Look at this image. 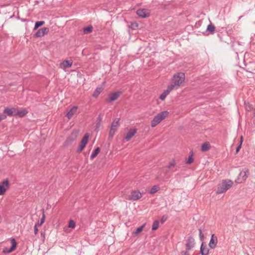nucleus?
<instances>
[{
    "mask_svg": "<svg viewBox=\"0 0 255 255\" xmlns=\"http://www.w3.org/2000/svg\"><path fill=\"white\" fill-rule=\"evenodd\" d=\"M41 237L42 238L43 240L44 241L45 239V232H41Z\"/></svg>",
    "mask_w": 255,
    "mask_h": 255,
    "instance_id": "nucleus-46",
    "label": "nucleus"
},
{
    "mask_svg": "<svg viewBox=\"0 0 255 255\" xmlns=\"http://www.w3.org/2000/svg\"><path fill=\"white\" fill-rule=\"evenodd\" d=\"M159 187L158 185L153 186L150 190V194H154L159 190Z\"/></svg>",
    "mask_w": 255,
    "mask_h": 255,
    "instance_id": "nucleus-32",
    "label": "nucleus"
},
{
    "mask_svg": "<svg viewBox=\"0 0 255 255\" xmlns=\"http://www.w3.org/2000/svg\"><path fill=\"white\" fill-rule=\"evenodd\" d=\"M204 243L202 242L201 247H200V254L201 255H208L209 253V250L206 247V246H204Z\"/></svg>",
    "mask_w": 255,
    "mask_h": 255,
    "instance_id": "nucleus-17",
    "label": "nucleus"
},
{
    "mask_svg": "<svg viewBox=\"0 0 255 255\" xmlns=\"http://www.w3.org/2000/svg\"><path fill=\"white\" fill-rule=\"evenodd\" d=\"M168 112L167 111H163L159 113L155 116L159 120V121L161 122V121L164 120L168 116Z\"/></svg>",
    "mask_w": 255,
    "mask_h": 255,
    "instance_id": "nucleus-20",
    "label": "nucleus"
},
{
    "mask_svg": "<svg viewBox=\"0 0 255 255\" xmlns=\"http://www.w3.org/2000/svg\"><path fill=\"white\" fill-rule=\"evenodd\" d=\"M38 228H37V225H35L34 227V234L36 235L37 234V233H38Z\"/></svg>",
    "mask_w": 255,
    "mask_h": 255,
    "instance_id": "nucleus-44",
    "label": "nucleus"
},
{
    "mask_svg": "<svg viewBox=\"0 0 255 255\" xmlns=\"http://www.w3.org/2000/svg\"><path fill=\"white\" fill-rule=\"evenodd\" d=\"M254 115H255V112H254Z\"/></svg>",
    "mask_w": 255,
    "mask_h": 255,
    "instance_id": "nucleus-50",
    "label": "nucleus"
},
{
    "mask_svg": "<svg viewBox=\"0 0 255 255\" xmlns=\"http://www.w3.org/2000/svg\"><path fill=\"white\" fill-rule=\"evenodd\" d=\"M6 118V115L4 114H0V122Z\"/></svg>",
    "mask_w": 255,
    "mask_h": 255,
    "instance_id": "nucleus-43",
    "label": "nucleus"
},
{
    "mask_svg": "<svg viewBox=\"0 0 255 255\" xmlns=\"http://www.w3.org/2000/svg\"><path fill=\"white\" fill-rule=\"evenodd\" d=\"M249 175V171L248 169L245 168L241 171L235 182L237 183H241L244 182L248 178Z\"/></svg>",
    "mask_w": 255,
    "mask_h": 255,
    "instance_id": "nucleus-3",
    "label": "nucleus"
},
{
    "mask_svg": "<svg viewBox=\"0 0 255 255\" xmlns=\"http://www.w3.org/2000/svg\"><path fill=\"white\" fill-rule=\"evenodd\" d=\"M103 88L102 87H97L93 94V97L97 98L100 93L102 92Z\"/></svg>",
    "mask_w": 255,
    "mask_h": 255,
    "instance_id": "nucleus-25",
    "label": "nucleus"
},
{
    "mask_svg": "<svg viewBox=\"0 0 255 255\" xmlns=\"http://www.w3.org/2000/svg\"><path fill=\"white\" fill-rule=\"evenodd\" d=\"M168 219V217L166 215H163L162 216L160 222L161 224H163Z\"/></svg>",
    "mask_w": 255,
    "mask_h": 255,
    "instance_id": "nucleus-42",
    "label": "nucleus"
},
{
    "mask_svg": "<svg viewBox=\"0 0 255 255\" xmlns=\"http://www.w3.org/2000/svg\"><path fill=\"white\" fill-rule=\"evenodd\" d=\"M100 152V148L99 147H97L96 148L94 151L92 152V154L91 155L90 158L91 159L93 160L94 159L97 155Z\"/></svg>",
    "mask_w": 255,
    "mask_h": 255,
    "instance_id": "nucleus-24",
    "label": "nucleus"
},
{
    "mask_svg": "<svg viewBox=\"0 0 255 255\" xmlns=\"http://www.w3.org/2000/svg\"><path fill=\"white\" fill-rule=\"evenodd\" d=\"M211 147V146L208 142H205L201 146V151L203 152H206L208 151Z\"/></svg>",
    "mask_w": 255,
    "mask_h": 255,
    "instance_id": "nucleus-22",
    "label": "nucleus"
},
{
    "mask_svg": "<svg viewBox=\"0 0 255 255\" xmlns=\"http://www.w3.org/2000/svg\"><path fill=\"white\" fill-rule=\"evenodd\" d=\"M160 123L159 120L155 116L151 122V126L153 128L157 126L159 123Z\"/></svg>",
    "mask_w": 255,
    "mask_h": 255,
    "instance_id": "nucleus-26",
    "label": "nucleus"
},
{
    "mask_svg": "<svg viewBox=\"0 0 255 255\" xmlns=\"http://www.w3.org/2000/svg\"><path fill=\"white\" fill-rule=\"evenodd\" d=\"M117 130V129L111 127L110 131H109V139L113 138V137Z\"/></svg>",
    "mask_w": 255,
    "mask_h": 255,
    "instance_id": "nucleus-28",
    "label": "nucleus"
},
{
    "mask_svg": "<svg viewBox=\"0 0 255 255\" xmlns=\"http://www.w3.org/2000/svg\"><path fill=\"white\" fill-rule=\"evenodd\" d=\"M98 122H100L101 123V122L102 121V117H101V115H99V116L98 117Z\"/></svg>",
    "mask_w": 255,
    "mask_h": 255,
    "instance_id": "nucleus-48",
    "label": "nucleus"
},
{
    "mask_svg": "<svg viewBox=\"0 0 255 255\" xmlns=\"http://www.w3.org/2000/svg\"><path fill=\"white\" fill-rule=\"evenodd\" d=\"M136 128H130L129 130L127 132L125 139L126 141L129 140L131 137L136 133Z\"/></svg>",
    "mask_w": 255,
    "mask_h": 255,
    "instance_id": "nucleus-14",
    "label": "nucleus"
},
{
    "mask_svg": "<svg viewBox=\"0 0 255 255\" xmlns=\"http://www.w3.org/2000/svg\"><path fill=\"white\" fill-rule=\"evenodd\" d=\"M199 232L200 240V241H203L204 240V236L202 233V230L201 228L199 229Z\"/></svg>",
    "mask_w": 255,
    "mask_h": 255,
    "instance_id": "nucleus-41",
    "label": "nucleus"
},
{
    "mask_svg": "<svg viewBox=\"0 0 255 255\" xmlns=\"http://www.w3.org/2000/svg\"><path fill=\"white\" fill-rule=\"evenodd\" d=\"M218 239L217 237L215 236L214 234H212L210 241L209 243V246L211 249H215L217 246Z\"/></svg>",
    "mask_w": 255,
    "mask_h": 255,
    "instance_id": "nucleus-13",
    "label": "nucleus"
},
{
    "mask_svg": "<svg viewBox=\"0 0 255 255\" xmlns=\"http://www.w3.org/2000/svg\"><path fill=\"white\" fill-rule=\"evenodd\" d=\"M75 227V223L73 220H70L68 224V227L71 228H74Z\"/></svg>",
    "mask_w": 255,
    "mask_h": 255,
    "instance_id": "nucleus-40",
    "label": "nucleus"
},
{
    "mask_svg": "<svg viewBox=\"0 0 255 255\" xmlns=\"http://www.w3.org/2000/svg\"><path fill=\"white\" fill-rule=\"evenodd\" d=\"M243 136H242L240 138V143L238 145V146L236 147V153H237L239 152V151H240V149L242 147V143H243Z\"/></svg>",
    "mask_w": 255,
    "mask_h": 255,
    "instance_id": "nucleus-34",
    "label": "nucleus"
},
{
    "mask_svg": "<svg viewBox=\"0 0 255 255\" xmlns=\"http://www.w3.org/2000/svg\"><path fill=\"white\" fill-rule=\"evenodd\" d=\"M215 26L212 23H210V24L207 26L206 31L205 32L208 33V34H213L215 33Z\"/></svg>",
    "mask_w": 255,
    "mask_h": 255,
    "instance_id": "nucleus-19",
    "label": "nucleus"
},
{
    "mask_svg": "<svg viewBox=\"0 0 255 255\" xmlns=\"http://www.w3.org/2000/svg\"><path fill=\"white\" fill-rule=\"evenodd\" d=\"M246 104V110L250 112V111H251L252 110H254V107L255 106L249 103H248L247 104L245 103Z\"/></svg>",
    "mask_w": 255,
    "mask_h": 255,
    "instance_id": "nucleus-35",
    "label": "nucleus"
},
{
    "mask_svg": "<svg viewBox=\"0 0 255 255\" xmlns=\"http://www.w3.org/2000/svg\"><path fill=\"white\" fill-rule=\"evenodd\" d=\"M194 239L191 236L189 237L186 244V251L189 252V251L191 250L194 247Z\"/></svg>",
    "mask_w": 255,
    "mask_h": 255,
    "instance_id": "nucleus-11",
    "label": "nucleus"
},
{
    "mask_svg": "<svg viewBox=\"0 0 255 255\" xmlns=\"http://www.w3.org/2000/svg\"><path fill=\"white\" fill-rule=\"evenodd\" d=\"M10 242L11 244V246L9 248H4L2 250L3 254H7L10 253L12 252L13 251H14L16 249L17 244V242L16 241V240L14 238H12Z\"/></svg>",
    "mask_w": 255,
    "mask_h": 255,
    "instance_id": "nucleus-5",
    "label": "nucleus"
},
{
    "mask_svg": "<svg viewBox=\"0 0 255 255\" xmlns=\"http://www.w3.org/2000/svg\"><path fill=\"white\" fill-rule=\"evenodd\" d=\"M79 130L77 129H74L72 132L71 134L67 137V139L65 141L67 144H70L75 141L78 135Z\"/></svg>",
    "mask_w": 255,
    "mask_h": 255,
    "instance_id": "nucleus-7",
    "label": "nucleus"
},
{
    "mask_svg": "<svg viewBox=\"0 0 255 255\" xmlns=\"http://www.w3.org/2000/svg\"><path fill=\"white\" fill-rule=\"evenodd\" d=\"M16 109L14 108H5L2 114L6 115L9 116H15Z\"/></svg>",
    "mask_w": 255,
    "mask_h": 255,
    "instance_id": "nucleus-16",
    "label": "nucleus"
},
{
    "mask_svg": "<svg viewBox=\"0 0 255 255\" xmlns=\"http://www.w3.org/2000/svg\"><path fill=\"white\" fill-rule=\"evenodd\" d=\"M181 254V255H190V254L188 251H182Z\"/></svg>",
    "mask_w": 255,
    "mask_h": 255,
    "instance_id": "nucleus-45",
    "label": "nucleus"
},
{
    "mask_svg": "<svg viewBox=\"0 0 255 255\" xmlns=\"http://www.w3.org/2000/svg\"><path fill=\"white\" fill-rule=\"evenodd\" d=\"M121 93V92L117 91L112 94L109 96L108 99L107 100V102L109 103L116 101L120 96Z\"/></svg>",
    "mask_w": 255,
    "mask_h": 255,
    "instance_id": "nucleus-12",
    "label": "nucleus"
},
{
    "mask_svg": "<svg viewBox=\"0 0 255 255\" xmlns=\"http://www.w3.org/2000/svg\"><path fill=\"white\" fill-rule=\"evenodd\" d=\"M89 134L88 133H86L84 136L83 137L80 143L79 148L77 150V153H80L82 152V151L84 149L85 147L86 146V144L88 143V139H89Z\"/></svg>",
    "mask_w": 255,
    "mask_h": 255,
    "instance_id": "nucleus-4",
    "label": "nucleus"
},
{
    "mask_svg": "<svg viewBox=\"0 0 255 255\" xmlns=\"http://www.w3.org/2000/svg\"><path fill=\"white\" fill-rule=\"evenodd\" d=\"M159 222L158 220H155L152 226V230L155 231L157 230L159 227Z\"/></svg>",
    "mask_w": 255,
    "mask_h": 255,
    "instance_id": "nucleus-33",
    "label": "nucleus"
},
{
    "mask_svg": "<svg viewBox=\"0 0 255 255\" xmlns=\"http://www.w3.org/2000/svg\"><path fill=\"white\" fill-rule=\"evenodd\" d=\"M193 156V152H191V154L189 156L188 159L186 160V163L188 164H190L193 162V158L192 157Z\"/></svg>",
    "mask_w": 255,
    "mask_h": 255,
    "instance_id": "nucleus-36",
    "label": "nucleus"
},
{
    "mask_svg": "<svg viewBox=\"0 0 255 255\" xmlns=\"http://www.w3.org/2000/svg\"><path fill=\"white\" fill-rule=\"evenodd\" d=\"M176 164L175 161L174 159H173L172 161H171L169 164V165L167 166L168 169H170L172 167L175 166Z\"/></svg>",
    "mask_w": 255,
    "mask_h": 255,
    "instance_id": "nucleus-39",
    "label": "nucleus"
},
{
    "mask_svg": "<svg viewBox=\"0 0 255 255\" xmlns=\"http://www.w3.org/2000/svg\"><path fill=\"white\" fill-rule=\"evenodd\" d=\"M9 187V183L7 179H4L0 183V195H3Z\"/></svg>",
    "mask_w": 255,
    "mask_h": 255,
    "instance_id": "nucleus-6",
    "label": "nucleus"
},
{
    "mask_svg": "<svg viewBox=\"0 0 255 255\" xmlns=\"http://www.w3.org/2000/svg\"><path fill=\"white\" fill-rule=\"evenodd\" d=\"M78 107L77 106H73L69 111L68 112V113L66 114V117L68 118V119H70L72 116L74 115V114L75 113L77 110Z\"/></svg>",
    "mask_w": 255,
    "mask_h": 255,
    "instance_id": "nucleus-18",
    "label": "nucleus"
},
{
    "mask_svg": "<svg viewBox=\"0 0 255 255\" xmlns=\"http://www.w3.org/2000/svg\"><path fill=\"white\" fill-rule=\"evenodd\" d=\"M63 66L64 68H70L72 65V62L69 60H64L62 63Z\"/></svg>",
    "mask_w": 255,
    "mask_h": 255,
    "instance_id": "nucleus-31",
    "label": "nucleus"
},
{
    "mask_svg": "<svg viewBox=\"0 0 255 255\" xmlns=\"http://www.w3.org/2000/svg\"><path fill=\"white\" fill-rule=\"evenodd\" d=\"M138 26V24L136 22H131L129 25V27L132 29H136Z\"/></svg>",
    "mask_w": 255,
    "mask_h": 255,
    "instance_id": "nucleus-38",
    "label": "nucleus"
},
{
    "mask_svg": "<svg viewBox=\"0 0 255 255\" xmlns=\"http://www.w3.org/2000/svg\"><path fill=\"white\" fill-rule=\"evenodd\" d=\"M136 14L141 18H146L150 15V10L145 9H139L136 11Z\"/></svg>",
    "mask_w": 255,
    "mask_h": 255,
    "instance_id": "nucleus-9",
    "label": "nucleus"
},
{
    "mask_svg": "<svg viewBox=\"0 0 255 255\" xmlns=\"http://www.w3.org/2000/svg\"><path fill=\"white\" fill-rule=\"evenodd\" d=\"M27 111L25 109H23L20 111L16 110L15 116H19L20 117H23L25 116L27 114Z\"/></svg>",
    "mask_w": 255,
    "mask_h": 255,
    "instance_id": "nucleus-23",
    "label": "nucleus"
},
{
    "mask_svg": "<svg viewBox=\"0 0 255 255\" xmlns=\"http://www.w3.org/2000/svg\"><path fill=\"white\" fill-rule=\"evenodd\" d=\"M172 90H173L172 86H168L166 90H165L160 95L159 99L162 101L164 100Z\"/></svg>",
    "mask_w": 255,
    "mask_h": 255,
    "instance_id": "nucleus-15",
    "label": "nucleus"
},
{
    "mask_svg": "<svg viewBox=\"0 0 255 255\" xmlns=\"http://www.w3.org/2000/svg\"><path fill=\"white\" fill-rule=\"evenodd\" d=\"M45 23L44 21H37L35 22V25L33 28L34 30H36L38 27L42 26Z\"/></svg>",
    "mask_w": 255,
    "mask_h": 255,
    "instance_id": "nucleus-30",
    "label": "nucleus"
},
{
    "mask_svg": "<svg viewBox=\"0 0 255 255\" xmlns=\"http://www.w3.org/2000/svg\"><path fill=\"white\" fill-rule=\"evenodd\" d=\"M45 221V215L44 213H43V216L42 218L40 219V221H38L35 225H37V226H41L44 222Z\"/></svg>",
    "mask_w": 255,
    "mask_h": 255,
    "instance_id": "nucleus-37",
    "label": "nucleus"
},
{
    "mask_svg": "<svg viewBox=\"0 0 255 255\" xmlns=\"http://www.w3.org/2000/svg\"><path fill=\"white\" fill-rule=\"evenodd\" d=\"M93 26L91 25H90L86 27L83 28V33L84 34H89L92 32Z\"/></svg>",
    "mask_w": 255,
    "mask_h": 255,
    "instance_id": "nucleus-27",
    "label": "nucleus"
},
{
    "mask_svg": "<svg viewBox=\"0 0 255 255\" xmlns=\"http://www.w3.org/2000/svg\"><path fill=\"white\" fill-rule=\"evenodd\" d=\"M120 118L115 119L111 124V127L118 129V127L120 126Z\"/></svg>",
    "mask_w": 255,
    "mask_h": 255,
    "instance_id": "nucleus-21",
    "label": "nucleus"
},
{
    "mask_svg": "<svg viewBox=\"0 0 255 255\" xmlns=\"http://www.w3.org/2000/svg\"><path fill=\"white\" fill-rule=\"evenodd\" d=\"M142 194L138 190L132 191L129 196V199L136 201L142 197Z\"/></svg>",
    "mask_w": 255,
    "mask_h": 255,
    "instance_id": "nucleus-8",
    "label": "nucleus"
},
{
    "mask_svg": "<svg viewBox=\"0 0 255 255\" xmlns=\"http://www.w3.org/2000/svg\"><path fill=\"white\" fill-rule=\"evenodd\" d=\"M49 31V29L48 27H43L39 29L34 34L35 37H41L44 35L47 34Z\"/></svg>",
    "mask_w": 255,
    "mask_h": 255,
    "instance_id": "nucleus-10",
    "label": "nucleus"
},
{
    "mask_svg": "<svg viewBox=\"0 0 255 255\" xmlns=\"http://www.w3.org/2000/svg\"><path fill=\"white\" fill-rule=\"evenodd\" d=\"M22 21H25L26 20L25 19H21Z\"/></svg>",
    "mask_w": 255,
    "mask_h": 255,
    "instance_id": "nucleus-49",
    "label": "nucleus"
},
{
    "mask_svg": "<svg viewBox=\"0 0 255 255\" xmlns=\"http://www.w3.org/2000/svg\"><path fill=\"white\" fill-rule=\"evenodd\" d=\"M145 226V224L142 225V226L137 228L135 231L133 232V235L134 236H136L138 234H139Z\"/></svg>",
    "mask_w": 255,
    "mask_h": 255,
    "instance_id": "nucleus-29",
    "label": "nucleus"
},
{
    "mask_svg": "<svg viewBox=\"0 0 255 255\" xmlns=\"http://www.w3.org/2000/svg\"><path fill=\"white\" fill-rule=\"evenodd\" d=\"M233 184V182L229 179L223 180L221 183L219 184L216 191L217 194H222L226 192Z\"/></svg>",
    "mask_w": 255,
    "mask_h": 255,
    "instance_id": "nucleus-2",
    "label": "nucleus"
},
{
    "mask_svg": "<svg viewBox=\"0 0 255 255\" xmlns=\"http://www.w3.org/2000/svg\"><path fill=\"white\" fill-rule=\"evenodd\" d=\"M100 125H101V123L100 122H97L96 123V130H98V128H99L100 126Z\"/></svg>",
    "mask_w": 255,
    "mask_h": 255,
    "instance_id": "nucleus-47",
    "label": "nucleus"
},
{
    "mask_svg": "<svg viewBox=\"0 0 255 255\" xmlns=\"http://www.w3.org/2000/svg\"><path fill=\"white\" fill-rule=\"evenodd\" d=\"M185 74L183 72H179L173 75L171 84L168 86H172L173 90L179 87L185 81Z\"/></svg>",
    "mask_w": 255,
    "mask_h": 255,
    "instance_id": "nucleus-1",
    "label": "nucleus"
}]
</instances>
